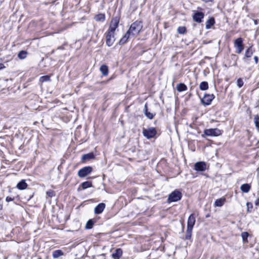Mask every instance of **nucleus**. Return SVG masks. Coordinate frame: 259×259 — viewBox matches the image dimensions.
<instances>
[{"label":"nucleus","instance_id":"nucleus-1","mask_svg":"<svg viewBox=\"0 0 259 259\" xmlns=\"http://www.w3.org/2000/svg\"><path fill=\"white\" fill-rule=\"evenodd\" d=\"M143 25L142 22L140 21H136L131 24L127 32L131 35H137L141 31Z\"/></svg>","mask_w":259,"mask_h":259},{"label":"nucleus","instance_id":"nucleus-2","mask_svg":"<svg viewBox=\"0 0 259 259\" xmlns=\"http://www.w3.org/2000/svg\"><path fill=\"white\" fill-rule=\"evenodd\" d=\"M182 198V193L178 190H175L171 193L168 197V202H176Z\"/></svg>","mask_w":259,"mask_h":259},{"label":"nucleus","instance_id":"nucleus-3","mask_svg":"<svg viewBox=\"0 0 259 259\" xmlns=\"http://www.w3.org/2000/svg\"><path fill=\"white\" fill-rule=\"evenodd\" d=\"M204 134L208 136H218L222 134V132L218 128H209L204 130Z\"/></svg>","mask_w":259,"mask_h":259},{"label":"nucleus","instance_id":"nucleus-4","mask_svg":"<svg viewBox=\"0 0 259 259\" xmlns=\"http://www.w3.org/2000/svg\"><path fill=\"white\" fill-rule=\"evenodd\" d=\"M143 135L147 139L153 138L156 134V131L154 127H150L148 129H144L143 131Z\"/></svg>","mask_w":259,"mask_h":259},{"label":"nucleus","instance_id":"nucleus-5","mask_svg":"<svg viewBox=\"0 0 259 259\" xmlns=\"http://www.w3.org/2000/svg\"><path fill=\"white\" fill-rule=\"evenodd\" d=\"M234 47L236 49V52L237 53L240 54L242 52L244 49L242 38H238L235 40Z\"/></svg>","mask_w":259,"mask_h":259},{"label":"nucleus","instance_id":"nucleus-6","mask_svg":"<svg viewBox=\"0 0 259 259\" xmlns=\"http://www.w3.org/2000/svg\"><path fill=\"white\" fill-rule=\"evenodd\" d=\"M92 171V167L85 166L79 170L78 171V176L80 178H83L90 174Z\"/></svg>","mask_w":259,"mask_h":259},{"label":"nucleus","instance_id":"nucleus-7","mask_svg":"<svg viewBox=\"0 0 259 259\" xmlns=\"http://www.w3.org/2000/svg\"><path fill=\"white\" fill-rule=\"evenodd\" d=\"M119 22V19L118 17H115L112 18L108 31L114 32L115 30L118 26Z\"/></svg>","mask_w":259,"mask_h":259},{"label":"nucleus","instance_id":"nucleus-8","mask_svg":"<svg viewBox=\"0 0 259 259\" xmlns=\"http://www.w3.org/2000/svg\"><path fill=\"white\" fill-rule=\"evenodd\" d=\"M114 33L113 32L108 31L106 35V44L109 47L112 46L115 40Z\"/></svg>","mask_w":259,"mask_h":259},{"label":"nucleus","instance_id":"nucleus-9","mask_svg":"<svg viewBox=\"0 0 259 259\" xmlns=\"http://www.w3.org/2000/svg\"><path fill=\"white\" fill-rule=\"evenodd\" d=\"M214 98V96L213 94H206L201 99V102L203 104L208 105L210 104Z\"/></svg>","mask_w":259,"mask_h":259},{"label":"nucleus","instance_id":"nucleus-10","mask_svg":"<svg viewBox=\"0 0 259 259\" xmlns=\"http://www.w3.org/2000/svg\"><path fill=\"white\" fill-rule=\"evenodd\" d=\"M206 168V163L203 161L196 162L194 165V169L197 171H203Z\"/></svg>","mask_w":259,"mask_h":259},{"label":"nucleus","instance_id":"nucleus-11","mask_svg":"<svg viewBox=\"0 0 259 259\" xmlns=\"http://www.w3.org/2000/svg\"><path fill=\"white\" fill-rule=\"evenodd\" d=\"M196 219L193 213H192L188 218L187 221V228L192 229L195 224Z\"/></svg>","mask_w":259,"mask_h":259},{"label":"nucleus","instance_id":"nucleus-12","mask_svg":"<svg viewBox=\"0 0 259 259\" xmlns=\"http://www.w3.org/2000/svg\"><path fill=\"white\" fill-rule=\"evenodd\" d=\"M204 16V15L202 12H196L193 16V19L195 22L200 23Z\"/></svg>","mask_w":259,"mask_h":259},{"label":"nucleus","instance_id":"nucleus-13","mask_svg":"<svg viewBox=\"0 0 259 259\" xmlns=\"http://www.w3.org/2000/svg\"><path fill=\"white\" fill-rule=\"evenodd\" d=\"M105 207V204L104 203L99 204L95 208L94 212L96 214H100L103 212Z\"/></svg>","mask_w":259,"mask_h":259},{"label":"nucleus","instance_id":"nucleus-14","mask_svg":"<svg viewBox=\"0 0 259 259\" xmlns=\"http://www.w3.org/2000/svg\"><path fill=\"white\" fill-rule=\"evenodd\" d=\"M253 53V51L252 49V47H250L245 52V56L243 58L244 61L247 62L246 59L247 58L251 57L252 56Z\"/></svg>","mask_w":259,"mask_h":259},{"label":"nucleus","instance_id":"nucleus-15","mask_svg":"<svg viewBox=\"0 0 259 259\" xmlns=\"http://www.w3.org/2000/svg\"><path fill=\"white\" fill-rule=\"evenodd\" d=\"M226 201V198L224 197L217 199L214 202V206L217 207L222 206Z\"/></svg>","mask_w":259,"mask_h":259},{"label":"nucleus","instance_id":"nucleus-16","mask_svg":"<svg viewBox=\"0 0 259 259\" xmlns=\"http://www.w3.org/2000/svg\"><path fill=\"white\" fill-rule=\"evenodd\" d=\"M122 254V250L120 248L116 249L115 252L112 254V256L114 259H119Z\"/></svg>","mask_w":259,"mask_h":259},{"label":"nucleus","instance_id":"nucleus-17","mask_svg":"<svg viewBox=\"0 0 259 259\" xmlns=\"http://www.w3.org/2000/svg\"><path fill=\"white\" fill-rule=\"evenodd\" d=\"M27 187V184L24 180H21L17 185V188L19 190H24Z\"/></svg>","mask_w":259,"mask_h":259},{"label":"nucleus","instance_id":"nucleus-18","mask_svg":"<svg viewBox=\"0 0 259 259\" xmlns=\"http://www.w3.org/2000/svg\"><path fill=\"white\" fill-rule=\"evenodd\" d=\"M251 189V186L248 184H242L240 187L241 190L244 193H248Z\"/></svg>","mask_w":259,"mask_h":259},{"label":"nucleus","instance_id":"nucleus-19","mask_svg":"<svg viewBox=\"0 0 259 259\" xmlns=\"http://www.w3.org/2000/svg\"><path fill=\"white\" fill-rule=\"evenodd\" d=\"M130 35H131L127 31L125 35L120 39L119 42V45L125 44L127 41Z\"/></svg>","mask_w":259,"mask_h":259},{"label":"nucleus","instance_id":"nucleus-20","mask_svg":"<svg viewBox=\"0 0 259 259\" xmlns=\"http://www.w3.org/2000/svg\"><path fill=\"white\" fill-rule=\"evenodd\" d=\"M100 70L102 74L104 76H106L108 73V68L106 65H102L100 68Z\"/></svg>","mask_w":259,"mask_h":259},{"label":"nucleus","instance_id":"nucleus-21","mask_svg":"<svg viewBox=\"0 0 259 259\" xmlns=\"http://www.w3.org/2000/svg\"><path fill=\"white\" fill-rule=\"evenodd\" d=\"M177 90L178 92H181L187 90V86L183 83H179L177 86Z\"/></svg>","mask_w":259,"mask_h":259},{"label":"nucleus","instance_id":"nucleus-22","mask_svg":"<svg viewBox=\"0 0 259 259\" xmlns=\"http://www.w3.org/2000/svg\"><path fill=\"white\" fill-rule=\"evenodd\" d=\"M94 158V155L93 153H90L88 154H84L82 157V160L83 161H87Z\"/></svg>","mask_w":259,"mask_h":259},{"label":"nucleus","instance_id":"nucleus-23","mask_svg":"<svg viewBox=\"0 0 259 259\" xmlns=\"http://www.w3.org/2000/svg\"><path fill=\"white\" fill-rule=\"evenodd\" d=\"M144 111L145 114L148 118L151 119L153 118L154 115L153 114V113H150L148 111V108L146 104L145 105Z\"/></svg>","mask_w":259,"mask_h":259},{"label":"nucleus","instance_id":"nucleus-24","mask_svg":"<svg viewBox=\"0 0 259 259\" xmlns=\"http://www.w3.org/2000/svg\"><path fill=\"white\" fill-rule=\"evenodd\" d=\"M105 16L104 14H99L95 16V19L97 21L103 22L105 20Z\"/></svg>","mask_w":259,"mask_h":259},{"label":"nucleus","instance_id":"nucleus-25","mask_svg":"<svg viewBox=\"0 0 259 259\" xmlns=\"http://www.w3.org/2000/svg\"><path fill=\"white\" fill-rule=\"evenodd\" d=\"M214 24V19L213 18H211L207 20L206 22V28L209 29L211 26Z\"/></svg>","mask_w":259,"mask_h":259},{"label":"nucleus","instance_id":"nucleus-26","mask_svg":"<svg viewBox=\"0 0 259 259\" xmlns=\"http://www.w3.org/2000/svg\"><path fill=\"white\" fill-rule=\"evenodd\" d=\"M199 88L202 91H205L208 89V84L206 81H202L199 85Z\"/></svg>","mask_w":259,"mask_h":259},{"label":"nucleus","instance_id":"nucleus-27","mask_svg":"<svg viewBox=\"0 0 259 259\" xmlns=\"http://www.w3.org/2000/svg\"><path fill=\"white\" fill-rule=\"evenodd\" d=\"M63 252L61 250H56L53 252V257L54 258H57L59 256L63 255Z\"/></svg>","mask_w":259,"mask_h":259},{"label":"nucleus","instance_id":"nucleus-28","mask_svg":"<svg viewBox=\"0 0 259 259\" xmlns=\"http://www.w3.org/2000/svg\"><path fill=\"white\" fill-rule=\"evenodd\" d=\"M192 229H190V228H187V231H186V236H185V238L186 239H190L191 238V235H192Z\"/></svg>","mask_w":259,"mask_h":259},{"label":"nucleus","instance_id":"nucleus-29","mask_svg":"<svg viewBox=\"0 0 259 259\" xmlns=\"http://www.w3.org/2000/svg\"><path fill=\"white\" fill-rule=\"evenodd\" d=\"M92 186V183L89 181L84 182L81 184L82 188L83 189L91 187Z\"/></svg>","mask_w":259,"mask_h":259},{"label":"nucleus","instance_id":"nucleus-30","mask_svg":"<svg viewBox=\"0 0 259 259\" xmlns=\"http://www.w3.org/2000/svg\"><path fill=\"white\" fill-rule=\"evenodd\" d=\"M94 224V222L92 220H89L85 226V228L87 229H90L93 228Z\"/></svg>","mask_w":259,"mask_h":259},{"label":"nucleus","instance_id":"nucleus-31","mask_svg":"<svg viewBox=\"0 0 259 259\" xmlns=\"http://www.w3.org/2000/svg\"><path fill=\"white\" fill-rule=\"evenodd\" d=\"M241 236L242 238V240L244 243H247L248 242L247 238L248 236V234L247 232H243L241 234Z\"/></svg>","mask_w":259,"mask_h":259},{"label":"nucleus","instance_id":"nucleus-32","mask_svg":"<svg viewBox=\"0 0 259 259\" xmlns=\"http://www.w3.org/2000/svg\"><path fill=\"white\" fill-rule=\"evenodd\" d=\"M18 56L20 59H23L26 57V52L24 51H21L19 53Z\"/></svg>","mask_w":259,"mask_h":259},{"label":"nucleus","instance_id":"nucleus-33","mask_svg":"<svg viewBox=\"0 0 259 259\" xmlns=\"http://www.w3.org/2000/svg\"><path fill=\"white\" fill-rule=\"evenodd\" d=\"M50 80H51L50 76L49 75L43 76L40 77V81H41L42 82H45V81H50Z\"/></svg>","mask_w":259,"mask_h":259},{"label":"nucleus","instance_id":"nucleus-34","mask_svg":"<svg viewBox=\"0 0 259 259\" xmlns=\"http://www.w3.org/2000/svg\"><path fill=\"white\" fill-rule=\"evenodd\" d=\"M186 28L183 26L179 27L178 28V32L180 34H184L186 32Z\"/></svg>","mask_w":259,"mask_h":259},{"label":"nucleus","instance_id":"nucleus-35","mask_svg":"<svg viewBox=\"0 0 259 259\" xmlns=\"http://www.w3.org/2000/svg\"><path fill=\"white\" fill-rule=\"evenodd\" d=\"M254 122L256 127L259 131V117L257 115L254 117Z\"/></svg>","mask_w":259,"mask_h":259},{"label":"nucleus","instance_id":"nucleus-36","mask_svg":"<svg viewBox=\"0 0 259 259\" xmlns=\"http://www.w3.org/2000/svg\"><path fill=\"white\" fill-rule=\"evenodd\" d=\"M237 82V86L239 88H241V87H242L243 85L244 82H243V81L242 80V79L241 78L238 79Z\"/></svg>","mask_w":259,"mask_h":259},{"label":"nucleus","instance_id":"nucleus-37","mask_svg":"<svg viewBox=\"0 0 259 259\" xmlns=\"http://www.w3.org/2000/svg\"><path fill=\"white\" fill-rule=\"evenodd\" d=\"M47 195L50 197H52L55 196V192L53 190H49L47 192Z\"/></svg>","mask_w":259,"mask_h":259},{"label":"nucleus","instance_id":"nucleus-38","mask_svg":"<svg viewBox=\"0 0 259 259\" xmlns=\"http://www.w3.org/2000/svg\"><path fill=\"white\" fill-rule=\"evenodd\" d=\"M14 200V199L11 197H9V196H7L6 198V200L7 201V202H10V201H12Z\"/></svg>","mask_w":259,"mask_h":259},{"label":"nucleus","instance_id":"nucleus-39","mask_svg":"<svg viewBox=\"0 0 259 259\" xmlns=\"http://www.w3.org/2000/svg\"><path fill=\"white\" fill-rule=\"evenodd\" d=\"M254 204L255 206H259V197L257 198V199L255 201Z\"/></svg>","mask_w":259,"mask_h":259},{"label":"nucleus","instance_id":"nucleus-40","mask_svg":"<svg viewBox=\"0 0 259 259\" xmlns=\"http://www.w3.org/2000/svg\"><path fill=\"white\" fill-rule=\"evenodd\" d=\"M246 205H247V206L248 209H249V208L250 207L251 208H252V203H250V202H247V203H246Z\"/></svg>","mask_w":259,"mask_h":259},{"label":"nucleus","instance_id":"nucleus-41","mask_svg":"<svg viewBox=\"0 0 259 259\" xmlns=\"http://www.w3.org/2000/svg\"><path fill=\"white\" fill-rule=\"evenodd\" d=\"M254 60L255 64H257L258 63V57L257 56H254Z\"/></svg>","mask_w":259,"mask_h":259},{"label":"nucleus","instance_id":"nucleus-42","mask_svg":"<svg viewBox=\"0 0 259 259\" xmlns=\"http://www.w3.org/2000/svg\"><path fill=\"white\" fill-rule=\"evenodd\" d=\"M5 66L4 65V64H2V63H0V70H1V69H3V68H5Z\"/></svg>","mask_w":259,"mask_h":259},{"label":"nucleus","instance_id":"nucleus-43","mask_svg":"<svg viewBox=\"0 0 259 259\" xmlns=\"http://www.w3.org/2000/svg\"><path fill=\"white\" fill-rule=\"evenodd\" d=\"M202 1L206 3H207V2H212L213 0H202Z\"/></svg>","mask_w":259,"mask_h":259},{"label":"nucleus","instance_id":"nucleus-44","mask_svg":"<svg viewBox=\"0 0 259 259\" xmlns=\"http://www.w3.org/2000/svg\"><path fill=\"white\" fill-rule=\"evenodd\" d=\"M254 22L255 24H257V20H254Z\"/></svg>","mask_w":259,"mask_h":259},{"label":"nucleus","instance_id":"nucleus-45","mask_svg":"<svg viewBox=\"0 0 259 259\" xmlns=\"http://www.w3.org/2000/svg\"><path fill=\"white\" fill-rule=\"evenodd\" d=\"M38 259H41V258H38Z\"/></svg>","mask_w":259,"mask_h":259}]
</instances>
